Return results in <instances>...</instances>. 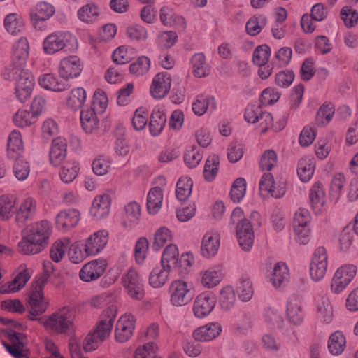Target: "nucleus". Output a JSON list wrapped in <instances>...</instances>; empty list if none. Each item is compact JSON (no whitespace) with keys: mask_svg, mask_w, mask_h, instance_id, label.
<instances>
[{"mask_svg":"<svg viewBox=\"0 0 358 358\" xmlns=\"http://www.w3.org/2000/svg\"><path fill=\"white\" fill-rule=\"evenodd\" d=\"M171 272L163 266L153 268L149 275V285L155 289L162 287L169 280Z\"/></svg>","mask_w":358,"mask_h":358,"instance_id":"obj_51","label":"nucleus"},{"mask_svg":"<svg viewBox=\"0 0 358 358\" xmlns=\"http://www.w3.org/2000/svg\"><path fill=\"white\" fill-rule=\"evenodd\" d=\"M123 287L127 294L132 299H142L145 292L143 280L137 271L129 268L122 278Z\"/></svg>","mask_w":358,"mask_h":358,"instance_id":"obj_11","label":"nucleus"},{"mask_svg":"<svg viewBox=\"0 0 358 358\" xmlns=\"http://www.w3.org/2000/svg\"><path fill=\"white\" fill-rule=\"evenodd\" d=\"M230 225L234 227L238 243L244 251H250L254 244L255 234L252 224L245 218L243 209L236 207L231 215Z\"/></svg>","mask_w":358,"mask_h":358,"instance_id":"obj_2","label":"nucleus"},{"mask_svg":"<svg viewBox=\"0 0 358 358\" xmlns=\"http://www.w3.org/2000/svg\"><path fill=\"white\" fill-rule=\"evenodd\" d=\"M346 184L345 176L341 173L334 175L330 185V196L332 201L337 202L342 195L343 189Z\"/></svg>","mask_w":358,"mask_h":358,"instance_id":"obj_56","label":"nucleus"},{"mask_svg":"<svg viewBox=\"0 0 358 358\" xmlns=\"http://www.w3.org/2000/svg\"><path fill=\"white\" fill-rule=\"evenodd\" d=\"M117 311V307L115 305H112L104 309L101 313L94 330L101 339L106 340L110 335Z\"/></svg>","mask_w":358,"mask_h":358,"instance_id":"obj_18","label":"nucleus"},{"mask_svg":"<svg viewBox=\"0 0 358 358\" xmlns=\"http://www.w3.org/2000/svg\"><path fill=\"white\" fill-rule=\"evenodd\" d=\"M154 183L156 186L149 190L146 199V208L150 215L157 214L162 208L166 180L164 176H159L155 178Z\"/></svg>","mask_w":358,"mask_h":358,"instance_id":"obj_13","label":"nucleus"},{"mask_svg":"<svg viewBox=\"0 0 358 358\" xmlns=\"http://www.w3.org/2000/svg\"><path fill=\"white\" fill-rule=\"evenodd\" d=\"M328 264L327 250L322 246L317 248L313 252L309 266L310 279L316 282L322 281L326 276Z\"/></svg>","mask_w":358,"mask_h":358,"instance_id":"obj_8","label":"nucleus"},{"mask_svg":"<svg viewBox=\"0 0 358 358\" xmlns=\"http://www.w3.org/2000/svg\"><path fill=\"white\" fill-rule=\"evenodd\" d=\"M286 189L285 180L282 178L275 180L270 173L262 175L259 181V191L262 195L278 199L285 195Z\"/></svg>","mask_w":358,"mask_h":358,"instance_id":"obj_9","label":"nucleus"},{"mask_svg":"<svg viewBox=\"0 0 358 358\" xmlns=\"http://www.w3.org/2000/svg\"><path fill=\"white\" fill-rule=\"evenodd\" d=\"M141 208L136 201L128 203L124 206L123 225L127 229H131L136 226L141 220Z\"/></svg>","mask_w":358,"mask_h":358,"instance_id":"obj_43","label":"nucleus"},{"mask_svg":"<svg viewBox=\"0 0 358 358\" xmlns=\"http://www.w3.org/2000/svg\"><path fill=\"white\" fill-rule=\"evenodd\" d=\"M286 315L288 320L295 325H300L303 322L304 312L301 299L299 296L292 295L288 298Z\"/></svg>","mask_w":358,"mask_h":358,"instance_id":"obj_33","label":"nucleus"},{"mask_svg":"<svg viewBox=\"0 0 358 358\" xmlns=\"http://www.w3.org/2000/svg\"><path fill=\"white\" fill-rule=\"evenodd\" d=\"M108 262L105 258H97L85 264L79 271L80 279L86 282L95 281L106 272Z\"/></svg>","mask_w":358,"mask_h":358,"instance_id":"obj_14","label":"nucleus"},{"mask_svg":"<svg viewBox=\"0 0 358 358\" xmlns=\"http://www.w3.org/2000/svg\"><path fill=\"white\" fill-rule=\"evenodd\" d=\"M149 251V242L145 237H141L136 243L134 257L136 264L142 265L147 258Z\"/></svg>","mask_w":358,"mask_h":358,"instance_id":"obj_63","label":"nucleus"},{"mask_svg":"<svg viewBox=\"0 0 358 358\" xmlns=\"http://www.w3.org/2000/svg\"><path fill=\"white\" fill-rule=\"evenodd\" d=\"M17 210L16 198L13 195L0 196V218L3 220H10Z\"/></svg>","mask_w":358,"mask_h":358,"instance_id":"obj_48","label":"nucleus"},{"mask_svg":"<svg viewBox=\"0 0 358 358\" xmlns=\"http://www.w3.org/2000/svg\"><path fill=\"white\" fill-rule=\"evenodd\" d=\"M308 196L310 208L315 215H322L327 210V196L322 182L313 183L310 188Z\"/></svg>","mask_w":358,"mask_h":358,"instance_id":"obj_17","label":"nucleus"},{"mask_svg":"<svg viewBox=\"0 0 358 358\" xmlns=\"http://www.w3.org/2000/svg\"><path fill=\"white\" fill-rule=\"evenodd\" d=\"M3 27L6 32L11 36L22 34L25 29V23L20 13H10L3 18Z\"/></svg>","mask_w":358,"mask_h":358,"instance_id":"obj_39","label":"nucleus"},{"mask_svg":"<svg viewBox=\"0 0 358 358\" xmlns=\"http://www.w3.org/2000/svg\"><path fill=\"white\" fill-rule=\"evenodd\" d=\"M36 117L29 110L20 109L13 115V120L18 127H29L36 122Z\"/></svg>","mask_w":358,"mask_h":358,"instance_id":"obj_61","label":"nucleus"},{"mask_svg":"<svg viewBox=\"0 0 358 358\" xmlns=\"http://www.w3.org/2000/svg\"><path fill=\"white\" fill-rule=\"evenodd\" d=\"M224 276V266L221 264H213L199 271L198 282L203 288L211 289L218 286Z\"/></svg>","mask_w":358,"mask_h":358,"instance_id":"obj_10","label":"nucleus"},{"mask_svg":"<svg viewBox=\"0 0 358 358\" xmlns=\"http://www.w3.org/2000/svg\"><path fill=\"white\" fill-rule=\"evenodd\" d=\"M193 113L201 117L206 113H213L217 108L215 97L210 95H199L196 96L192 104Z\"/></svg>","mask_w":358,"mask_h":358,"instance_id":"obj_38","label":"nucleus"},{"mask_svg":"<svg viewBox=\"0 0 358 358\" xmlns=\"http://www.w3.org/2000/svg\"><path fill=\"white\" fill-rule=\"evenodd\" d=\"M36 202L31 197H26L22 199L19 205H17L15 211L16 220L20 223H25L35 214Z\"/></svg>","mask_w":358,"mask_h":358,"instance_id":"obj_41","label":"nucleus"},{"mask_svg":"<svg viewBox=\"0 0 358 358\" xmlns=\"http://www.w3.org/2000/svg\"><path fill=\"white\" fill-rule=\"evenodd\" d=\"M173 235L171 231L166 227L159 228L155 233L153 248L158 250L164 247L166 244H171Z\"/></svg>","mask_w":358,"mask_h":358,"instance_id":"obj_62","label":"nucleus"},{"mask_svg":"<svg viewBox=\"0 0 358 358\" xmlns=\"http://www.w3.org/2000/svg\"><path fill=\"white\" fill-rule=\"evenodd\" d=\"M357 273V267L354 264H346L339 266L330 280L331 292L334 294H341L353 280Z\"/></svg>","mask_w":358,"mask_h":358,"instance_id":"obj_6","label":"nucleus"},{"mask_svg":"<svg viewBox=\"0 0 358 358\" xmlns=\"http://www.w3.org/2000/svg\"><path fill=\"white\" fill-rule=\"evenodd\" d=\"M179 261V250L176 245L169 244L164 248L161 258V266L167 270L173 271Z\"/></svg>","mask_w":358,"mask_h":358,"instance_id":"obj_45","label":"nucleus"},{"mask_svg":"<svg viewBox=\"0 0 358 358\" xmlns=\"http://www.w3.org/2000/svg\"><path fill=\"white\" fill-rule=\"evenodd\" d=\"M193 182L187 176L180 177L176 184V196L178 201H186L192 194Z\"/></svg>","mask_w":358,"mask_h":358,"instance_id":"obj_55","label":"nucleus"},{"mask_svg":"<svg viewBox=\"0 0 358 358\" xmlns=\"http://www.w3.org/2000/svg\"><path fill=\"white\" fill-rule=\"evenodd\" d=\"M87 100L86 90L82 87L73 88L66 99V105L73 110H80Z\"/></svg>","mask_w":358,"mask_h":358,"instance_id":"obj_47","label":"nucleus"},{"mask_svg":"<svg viewBox=\"0 0 358 358\" xmlns=\"http://www.w3.org/2000/svg\"><path fill=\"white\" fill-rule=\"evenodd\" d=\"M7 80L15 81V94L18 100L24 103L31 96L34 87V76L24 67L9 66L3 72Z\"/></svg>","mask_w":358,"mask_h":358,"instance_id":"obj_1","label":"nucleus"},{"mask_svg":"<svg viewBox=\"0 0 358 358\" xmlns=\"http://www.w3.org/2000/svg\"><path fill=\"white\" fill-rule=\"evenodd\" d=\"M76 37L70 31L57 30L47 35L43 41L42 49L45 54L53 55L60 51L76 49Z\"/></svg>","mask_w":358,"mask_h":358,"instance_id":"obj_3","label":"nucleus"},{"mask_svg":"<svg viewBox=\"0 0 358 358\" xmlns=\"http://www.w3.org/2000/svg\"><path fill=\"white\" fill-rule=\"evenodd\" d=\"M166 122L165 107L157 105L152 110L149 122L150 132L152 136H157L163 131Z\"/></svg>","mask_w":358,"mask_h":358,"instance_id":"obj_36","label":"nucleus"},{"mask_svg":"<svg viewBox=\"0 0 358 358\" xmlns=\"http://www.w3.org/2000/svg\"><path fill=\"white\" fill-rule=\"evenodd\" d=\"M135 49L127 46L122 45L117 48L113 53V59L117 64H124L129 62L135 55Z\"/></svg>","mask_w":358,"mask_h":358,"instance_id":"obj_60","label":"nucleus"},{"mask_svg":"<svg viewBox=\"0 0 358 358\" xmlns=\"http://www.w3.org/2000/svg\"><path fill=\"white\" fill-rule=\"evenodd\" d=\"M222 331V327L217 322H208L199 327L193 333L196 341L208 342L218 337Z\"/></svg>","mask_w":358,"mask_h":358,"instance_id":"obj_34","label":"nucleus"},{"mask_svg":"<svg viewBox=\"0 0 358 358\" xmlns=\"http://www.w3.org/2000/svg\"><path fill=\"white\" fill-rule=\"evenodd\" d=\"M70 244L71 241L68 238H63L55 241L52 245L50 250V257L51 259L56 263L61 262Z\"/></svg>","mask_w":358,"mask_h":358,"instance_id":"obj_53","label":"nucleus"},{"mask_svg":"<svg viewBox=\"0 0 358 358\" xmlns=\"http://www.w3.org/2000/svg\"><path fill=\"white\" fill-rule=\"evenodd\" d=\"M9 338L11 344L3 342V345L13 357L22 358L28 355L27 338L24 334L15 331L11 332L9 334Z\"/></svg>","mask_w":358,"mask_h":358,"instance_id":"obj_27","label":"nucleus"},{"mask_svg":"<svg viewBox=\"0 0 358 358\" xmlns=\"http://www.w3.org/2000/svg\"><path fill=\"white\" fill-rule=\"evenodd\" d=\"M58 73L60 78L69 80L78 78L83 69L81 59L76 55L64 57L59 61Z\"/></svg>","mask_w":358,"mask_h":358,"instance_id":"obj_16","label":"nucleus"},{"mask_svg":"<svg viewBox=\"0 0 358 358\" xmlns=\"http://www.w3.org/2000/svg\"><path fill=\"white\" fill-rule=\"evenodd\" d=\"M171 87V77L167 72H160L156 74L150 87L151 96L156 99L165 97Z\"/></svg>","mask_w":358,"mask_h":358,"instance_id":"obj_24","label":"nucleus"},{"mask_svg":"<svg viewBox=\"0 0 358 358\" xmlns=\"http://www.w3.org/2000/svg\"><path fill=\"white\" fill-rule=\"evenodd\" d=\"M193 284L183 279L173 280L168 288L169 302L171 306L180 308L189 304L194 297Z\"/></svg>","mask_w":358,"mask_h":358,"instance_id":"obj_5","label":"nucleus"},{"mask_svg":"<svg viewBox=\"0 0 358 358\" xmlns=\"http://www.w3.org/2000/svg\"><path fill=\"white\" fill-rule=\"evenodd\" d=\"M290 273L288 266L279 262L274 264L268 274V280L275 289L283 288L289 281Z\"/></svg>","mask_w":358,"mask_h":358,"instance_id":"obj_31","label":"nucleus"},{"mask_svg":"<svg viewBox=\"0 0 358 358\" xmlns=\"http://www.w3.org/2000/svg\"><path fill=\"white\" fill-rule=\"evenodd\" d=\"M79 171L78 162L76 161L69 162L62 167L59 171L60 179L64 183H71L78 176Z\"/></svg>","mask_w":358,"mask_h":358,"instance_id":"obj_57","label":"nucleus"},{"mask_svg":"<svg viewBox=\"0 0 358 358\" xmlns=\"http://www.w3.org/2000/svg\"><path fill=\"white\" fill-rule=\"evenodd\" d=\"M40 86L45 90L59 92L68 89V85L53 73H44L38 79Z\"/></svg>","mask_w":358,"mask_h":358,"instance_id":"obj_42","label":"nucleus"},{"mask_svg":"<svg viewBox=\"0 0 358 358\" xmlns=\"http://www.w3.org/2000/svg\"><path fill=\"white\" fill-rule=\"evenodd\" d=\"M159 19L161 22L166 27H173L180 30H184L186 27L185 19L178 15L172 8L168 6L161 8Z\"/></svg>","mask_w":358,"mask_h":358,"instance_id":"obj_35","label":"nucleus"},{"mask_svg":"<svg viewBox=\"0 0 358 358\" xmlns=\"http://www.w3.org/2000/svg\"><path fill=\"white\" fill-rule=\"evenodd\" d=\"M346 346V338L341 331H336L332 333L328 340L329 352L335 356L343 353Z\"/></svg>","mask_w":358,"mask_h":358,"instance_id":"obj_49","label":"nucleus"},{"mask_svg":"<svg viewBox=\"0 0 358 358\" xmlns=\"http://www.w3.org/2000/svg\"><path fill=\"white\" fill-rule=\"evenodd\" d=\"M24 150V146L20 131L17 129H13L8 137V157L11 159H17L22 156Z\"/></svg>","mask_w":358,"mask_h":358,"instance_id":"obj_37","label":"nucleus"},{"mask_svg":"<svg viewBox=\"0 0 358 358\" xmlns=\"http://www.w3.org/2000/svg\"><path fill=\"white\" fill-rule=\"evenodd\" d=\"M236 303L234 288L229 285L222 286L218 293V306L223 312H229Z\"/></svg>","mask_w":358,"mask_h":358,"instance_id":"obj_40","label":"nucleus"},{"mask_svg":"<svg viewBox=\"0 0 358 358\" xmlns=\"http://www.w3.org/2000/svg\"><path fill=\"white\" fill-rule=\"evenodd\" d=\"M29 52V43L27 37L22 36L14 41L12 46V65L24 67Z\"/></svg>","mask_w":358,"mask_h":358,"instance_id":"obj_30","label":"nucleus"},{"mask_svg":"<svg viewBox=\"0 0 358 358\" xmlns=\"http://www.w3.org/2000/svg\"><path fill=\"white\" fill-rule=\"evenodd\" d=\"M55 13V6L47 1H39L30 10L29 17L34 29L44 31L46 26L43 24L50 19Z\"/></svg>","mask_w":358,"mask_h":358,"instance_id":"obj_12","label":"nucleus"},{"mask_svg":"<svg viewBox=\"0 0 358 358\" xmlns=\"http://www.w3.org/2000/svg\"><path fill=\"white\" fill-rule=\"evenodd\" d=\"M109 239V233L107 230L100 229L87 237L83 245V250L87 256H96L106 248Z\"/></svg>","mask_w":358,"mask_h":358,"instance_id":"obj_19","label":"nucleus"},{"mask_svg":"<svg viewBox=\"0 0 358 358\" xmlns=\"http://www.w3.org/2000/svg\"><path fill=\"white\" fill-rule=\"evenodd\" d=\"M136 319L130 313H125L118 319L115 329V338L117 342L125 343L132 336L135 329Z\"/></svg>","mask_w":358,"mask_h":358,"instance_id":"obj_21","label":"nucleus"},{"mask_svg":"<svg viewBox=\"0 0 358 358\" xmlns=\"http://www.w3.org/2000/svg\"><path fill=\"white\" fill-rule=\"evenodd\" d=\"M52 233L51 223L46 220H43L33 223L27 235L30 240L44 249L48 244Z\"/></svg>","mask_w":358,"mask_h":358,"instance_id":"obj_20","label":"nucleus"},{"mask_svg":"<svg viewBox=\"0 0 358 358\" xmlns=\"http://www.w3.org/2000/svg\"><path fill=\"white\" fill-rule=\"evenodd\" d=\"M30 294L28 307L29 313L34 316L43 313L48 308V303L45 299L43 294V287L45 285L36 283Z\"/></svg>","mask_w":358,"mask_h":358,"instance_id":"obj_28","label":"nucleus"},{"mask_svg":"<svg viewBox=\"0 0 358 358\" xmlns=\"http://www.w3.org/2000/svg\"><path fill=\"white\" fill-rule=\"evenodd\" d=\"M80 220V213L74 208L59 211L55 217V225L60 231H69L74 228Z\"/></svg>","mask_w":358,"mask_h":358,"instance_id":"obj_26","label":"nucleus"},{"mask_svg":"<svg viewBox=\"0 0 358 358\" xmlns=\"http://www.w3.org/2000/svg\"><path fill=\"white\" fill-rule=\"evenodd\" d=\"M220 247V236L214 229L207 231L202 239L200 247L201 255L205 259H211L218 252Z\"/></svg>","mask_w":358,"mask_h":358,"instance_id":"obj_22","label":"nucleus"},{"mask_svg":"<svg viewBox=\"0 0 358 358\" xmlns=\"http://www.w3.org/2000/svg\"><path fill=\"white\" fill-rule=\"evenodd\" d=\"M247 189V182L243 178H238L232 183L230 190L231 200L236 203H240L244 198Z\"/></svg>","mask_w":358,"mask_h":358,"instance_id":"obj_58","label":"nucleus"},{"mask_svg":"<svg viewBox=\"0 0 358 358\" xmlns=\"http://www.w3.org/2000/svg\"><path fill=\"white\" fill-rule=\"evenodd\" d=\"M100 15L99 7L94 3H87L80 7L77 12L78 19L87 24L97 21Z\"/></svg>","mask_w":358,"mask_h":358,"instance_id":"obj_50","label":"nucleus"},{"mask_svg":"<svg viewBox=\"0 0 358 358\" xmlns=\"http://www.w3.org/2000/svg\"><path fill=\"white\" fill-rule=\"evenodd\" d=\"M220 167V158L217 155H211L206 159L203 177L206 181H213L217 176Z\"/></svg>","mask_w":358,"mask_h":358,"instance_id":"obj_59","label":"nucleus"},{"mask_svg":"<svg viewBox=\"0 0 358 358\" xmlns=\"http://www.w3.org/2000/svg\"><path fill=\"white\" fill-rule=\"evenodd\" d=\"M315 317L317 322L323 325L329 324L333 322L335 313L329 296H322L316 301Z\"/></svg>","mask_w":358,"mask_h":358,"instance_id":"obj_25","label":"nucleus"},{"mask_svg":"<svg viewBox=\"0 0 358 358\" xmlns=\"http://www.w3.org/2000/svg\"><path fill=\"white\" fill-rule=\"evenodd\" d=\"M244 119L249 124H256V129L261 134H265L273 125L272 115L267 111L262 110L256 105L247 106L244 113Z\"/></svg>","mask_w":358,"mask_h":358,"instance_id":"obj_7","label":"nucleus"},{"mask_svg":"<svg viewBox=\"0 0 358 358\" xmlns=\"http://www.w3.org/2000/svg\"><path fill=\"white\" fill-rule=\"evenodd\" d=\"M74 316V311L71 308L64 307L49 316L43 317L40 322L48 330L63 334L73 326Z\"/></svg>","mask_w":358,"mask_h":358,"instance_id":"obj_4","label":"nucleus"},{"mask_svg":"<svg viewBox=\"0 0 358 358\" xmlns=\"http://www.w3.org/2000/svg\"><path fill=\"white\" fill-rule=\"evenodd\" d=\"M18 273L15 278L0 289L1 293L15 292L22 289L30 279L33 271L26 264H21L17 268Z\"/></svg>","mask_w":358,"mask_h":358,"instance_id":"obj_29","label":"nucleus"},{"mask_svg":"<svg viewBox=\"0 0 358 358\" xmlns=\"http://www.w3.org/2000/svg\"><path fill=\"white\" fill-rule=\"evenodd\" d=\"M111 199L108 194H103L96 196L89 211L92 220L100 221L109 215Z\"/></svg>","mask_w":358,"mask_h":358,"instance_id":"obj_23","label":"nucleus"},{"mask_svg":"<svg viewBox=\"0 0 358 358\" xmlns=\"http://www.w3.org/2000/svg\"><path fill=\"white\" fill-rule=\"evenodd\" d=\"M266 24V19L263 15L252 16L250 17L245 24L246 32L250 36H256L262 30Z\"/></svg>","mask_w":358,"mask_h":358,"instance_id":"obj_64","label":"nucleus"},{"mask_svg":"<svg viewBox=\"0 0 358 358\" xmlns=\"http://www.w3.org/2000/svg\"><path fill=\"white\" fill-rule=\"evenodd\" d=\"M236 291L241 302H249L252 300L255 294L254 284L249 278L243 277L238 280L236 284Z\"/></svg>","mask_w":358,"mask_h":358,"instance_id":"obj_46","label":"nucleus"},{"mask_svg":"<svg viewBox=\"0 0 358 358\" xmlns=\"http://www.w3.org/2000/svg\"><path fill=\"white\" fill-rule=\"evenodd\" d=\"M194 75L198 78H203L210 73V68L206 63V57L203 53H196L192 58Z\"/></svg>","mask_w":358,"mask_h":358,"instance_id":"obj_54","label":"nucleus"},{"mask_svg":"<svg viewBox=\"0 0 358 358\" xmlns=\"http://www.w3.org/2000/svg\"><path fill=\"white\" fill-rule=\"evenodd\" d=\"M315 160L313 158H302L298 165L297 174L303 182H308L315 172Z\"/></svg>","mask_w":358,"mask_h":358,"instance_id":"obj_52","label":"nucleus"},{"mask_svg":"<svg viewBox=\"0 0 358 358\" xmlns=\"http://www.w3.org/2000/svg\"><path fill=\"white\" fill-rule=\"evenodd\" d=\"M67 155V141L62 137H58L51 143L49 150L50 164L57 167L65 160Z\"/></svg>","mask_w":358,"mask_h":358,"instance_id":"obj_32","label":"nucleus"},{"mask_svg":"<svg viewBox=\"0 0 358 358\" xmlns=\"http://www.w3.org/2000/svg\"><path fill=\"white\" fill-rule=\"evenodd\" d=\"M216 300L214 295L209 292L199 294L192 303V313L197 319L207 317L215 309Z\"/></svg>","mask_w":358,"mask_h":358,"instance_id":"obj_15","label":"nucleus"},{"mask_svg":"<svg viewBox=\"0 0 358 358\" xmlns=\"http://www.w3.org/2000/svg\"><path fill=\"white\" fill-rule=\"evenodd\" d=\"M98 113L93 109L87 108L80 113V122L83 130L88 134H92L99 127V119Z\"/></svg>","mask_w":358,"mask_h":358,"instance_id":"obj_44","label":"nucleus"}]
</instances>
